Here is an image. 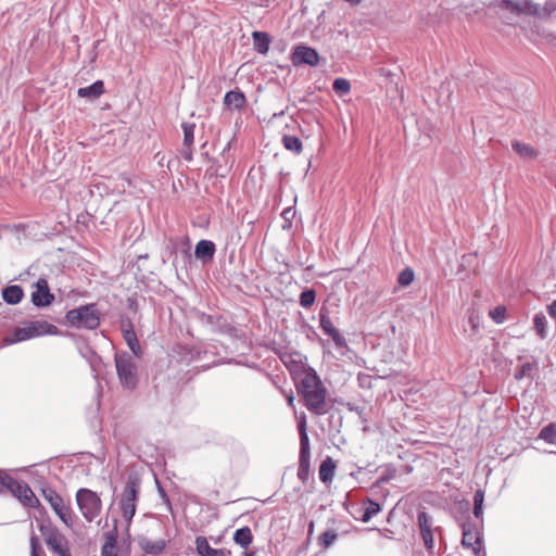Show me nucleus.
Masks as SVG:
<instances>
[{"mask_svg":"<svg viewBox=\"0 0 556 556\" xmlns=\"http://www.w3.org/2000/svg\"><path fill=\"white\" fill-rule=\"evenodd\" d=\"M296 356L301 358L300 354ZM290 370L294 379L298 380L296 390L302 395L305 407L315 415L326 414L327 390L316 370L303 363L302 359H293Z\"/></svg>","mask_w":556,"mask_h":556,"instance_id":"1","label":"nucleus"},{"mask_svg":"<svg viewBox=\"0 0 556 556\" xmlns=\"http://www.w3.org/2000/svg\"><path fill=\"white\" fill-rule=\"evenodd\" d=\"M58 333L59 329L56 326L46 320H33L26 323L23 327L15 328L11 336L4 338V342L7 344H14L36 337Z\"/></svg>","mask_w":556,"mask_h":556,"instance_id":"2","label":"nucleus"},{"mask_svg":"<svg viewBox=\"0 0 556 556\" xmlns=\"http://www.w3.org/2000/svg\"><path fill=\"white\" fill-rule=\"evenodd\" d=\"M136 357L128 352H118L114 357L118 380L122 387L127 390H134L138 383Z\"/></svg>","mask_w":556,"mask_h":556,"instance_id":"3","label":"nucleus"},{"mask_svg":"<svg viewBox=\"0 0 556 556\" xmlns=\"http://www.w3.org/2000/svg\"><path fill=\"white\" fill-rule=\"evenodd\" d=\"M140 486V479L136 475L130 473L121 494L119 508L122 510L123 518L128 525L131 522L136 514Z\"/></svg>","mask_w":556,"mask_h":556,"instance_id":"4","label":"nucleus"},{"mask_svg":"<svg viewBox=\"0 0 556 556\" xmlns=\"http://www.w3.org/2000/svg\"><path fill=\"white\" fill-rule=\"evenodd\" d=\"M66 323L73 328H85L94 330L100 325V314L96 304L81 305L77 308L70 309L66 315Z\"/></svg>","mask_w":556,"mask_h":556,"instance_id":"5","label":"nucleus"},{"mask_svg":"<svg viewBox=\"0 0 556 556\" xmlns=\"http://www.w3.org/2000/svg\"><path fill=\"white\" fill-rule=\"evenodd\" d=\"M75 497L77 507L86 521L92 522L100 516L102 501L96 492L87 488H80Z\"/></svg>","mask_w":556,"mask_h":556,"instance_id":"6","label":"nucleus"},{"mask_svg":"<svg viewBox=\"0 0 556 556\" xmlns=\"http://www.w3.org/2000/svg\"><path fill=\"white\" fill-rule=\"evenodd\" d=\"M39 531L54 556H72L68 540L50 522L41 521Z\"/></svg>","mask_w":556,"mask_h":556,"instance_id":"7","label":"nucleus"},{"mask_svg":"<svg viewBox=\"0 0 556 556\" xmlns=\"http://www.w3.org/2000/svg\"><path fill=\"white\" fill-rule=\"evenodd\" d=\"M299 434H300V457H299V468H298V477L300 480L305 481L308 477L309 472V439L306 431V418L302 416L298 424Z\"/></svg>","mask_w":556,"mask_h":556,"instance_id":"8","label":"nucleus"},{"mask_svg":"<svg viewBox=\"0 0 556 556\" xmlns=\"http://www.w3.org/2000/svg\"><path fill=\"white\" fill-rule=\"evenodd\" d=\"M41 494L43 498L50 504L54 513L59 516V518L64 522L65 526H73V511L70 506H67L63 498L52 489V488H43L41 490Z\"/></svg>","mask_w":556,"mask_h":556,"instance_id":"9","label":"nucleus"},{"mask_svg":"<svg viewBox=\"0 0 556 556\" xmlns=\"http://www.w3.org/2000/svg\"><path fill=\"white\" fill-rule=\"evenodd\" d=\"M493 5L515 16L536 15L539 5L531 0H494Z\"/></svg>","mask_w":556,"mask_h":556,"instance_id":"10","label":"nucleus"},{"mask_svg":"<svg viewBox=\"0 0 556 556\" xmlns=\"http://www.w3.org/2000/svg\"><path fill=\"white\" fill-rule=\"evenodd\" d=\"M291 61L294 66L309 65L317 66L320 61L318 52L308 46L298 45L293 48Z\"/></svg>","mask_w":556,"mask_h":556,"instance_id":"11","label":"nucleus"},{"mask_svg":"<svg viewBox=\"0 0 556 556\" xmlns=\"http://www.w3.org/2000/svg\"><path fill=\"white\" fill-rule=\"evenodd\" d=\"M31 303L37 307H46L53 303L54 294L51 293L47 279L40 278L33 285Z\"/></svg>","mask_w":556,"mask_h":556,"instance_id":"12","label":"nucleus"},{"mask_svg":"<svg viewBox=\"0 0 556 556\" xmlns=\"http://www.w3.org/2000/svg\"><path fill=\"white\" fill-rule=\"evenodd\" d=\"M9 492L17 497L24 506L35 507L36 504H39L31 489L24 481L14 480Z\"/></svg>","mask_w":556,"mask_h":556,"instance_id":"13","label":"nucleus"},{"mask_svg":"<svg viewBox=\"0 0 556 556\" xmlns=\"http://www.w3.org/2000/svg\"><path fill=\"white\" fill-rule=\"evenodd\" d=\"M319 326L323 331L333 340L337 348L346 346L345 338L333 326L328 312L324 308H321L319 312Z\"/></svg>","mask_w":556,"mask_h":556,"instance_id":"14","label":"nucleus"},{"mask_svg":"<svg viewBox=\"0 0 556 556\" xmlns=\"http://www.w3.org/2000/svg\"><path fill=\"white\" fill-rule=\"evenodd\" d=\"M462 545L471 548L475 554L481 549V538L477 526L473 522H464L463 526Z\"/></svg>","mask_w":556,"mask_h":556,"instance_id":"15","label":"nucleus"},{"mask_svg":"<svg viewBox=\"0 0 556 556\" xmlns=\"http://www.w3.org/2000/svg\"><path fill=\"white\" fill-rule=\"evenodd\" d=\"M418 527L426 548L431 553L434 547L432 518L426 511H420L418 514Z\"/></svg>","mask_w":556,"mask_h":556,"instance_id":"16","label":"nucleus"},{"mask_svg":"<svg viewBox=\"0 0 556 556\" xmlns=\"http://www.w3.org/2000/svg\"><path fill=\"white\" fill-rule=\"evenodd\" d=\"M104 543L101 547V556H118V545H117V528L116 526L104 532L103 534Z\"/></svg>","mask_w":556,"mask_h":556,"instance_id":"17","label":"nucleus"},{"mask_svg":"<svg viewBox=\"0 0 556 556\" xmlns=\"http://www.w3.org/2000/svg\"><path fill=\"white\" fill-rule=\"evenodd\" d=\"M197 552L201 556H230L231 552L226 548H213L204 536L195 539Z\"/></svg>","mask_w":556,"mask_h":556,"instance_id":"18","label":"nucleus"},{"mask_svg":"<svg viewBox=\"0 0 556 556\" xmlns=\"http://www.w3.org/2000/svg\"><path fill=\"white\" fill-rule=\"evenodd\" d=\"M215 251L216 249L213 241L200 240L195 245L194 255L198 260L206 263L213 260Z\"/></svg>","mask_w":556,"mask_h":556,"instance_id":"19","label":"nucleus"},{"mask_svg":"<svg viewBox=\"0 0 556 556\" xmlns=\"http://www.w3.org/2000/svg\"><path fill=\"white\" fill-rule=\"evenodd\" d=\"M139 546L146 554L159 555L165 549L166 542L163 539L151 541L147 538H140Z\"/></svg>","mask_w":556,"mask_h":556,"instance_id":"20","label":"nucleus"},{"mask_svg":"<svg viewBox=\"0 0 556 556\" xmlns=\"http://www.w3.org/2000/svg\"><path fill=\"white\" fill-rule=\"evenodd\" d=\"M224 103L229 109L241 110L247 103L243 92L238 90H230L224 97Z\"/></svg>","mask_w":556,"mask_h":556,"instance_id":"21","label":"nucleus"},{"mask_svg":"<svg viewBox=\"0 0 556 556\" xmlns=\"http://www.w3.org/2000/svg\"><path fill=\"white\" fill-rule=\"evenodd\" d=\"M253 47L255 51L261 54H266L269 50L270 37L267 33L264 31H253Z\"/></svg>","mask_w":556,"mask_h":556,"instance_id":"22","label":"nucleus"},{"mask_svg":"<svg viewBox=\"0 0 556 556\" xmlns=\"http://www.w3.org/2000/svg\"><path fill=\"white\" fill-rule=\"evenodd\" d=\"M104 92V84L102 80H97L90 86L79 88L77 93L81 98L97 99Z\"/></svg>","mask_w":556,"mask_h":556,"instance_id":"23","label":"nucleus"},{"mask_svg":"<svg viewBox=\"0 0 556 556\" xmlns=\"http://www.w3.org/2000/svg\"><path fill=\"white\" fill-rule=\"evenodd\" d=\"M23 289L17 285L5 287L2 291V298L8 304H17L23 299Z\"/></svg>","mask_w":556,"mask_h":556,"instance_id":"24","label":"nucleus"},{"mask_svg":"<svg viewBox=\"0 0 556 556\" xmlns=\"http://www.w3.org/2000/svg\"><path fill=\"white\" fill-rule=\"evenodd\" d=\"M511 148L520 157L525 160L535 159L539 155V152L533 147L517 140L511 142Z\"/></svg>","mask_w":556,"mask_h":556,"instance_id":"25","label":"nucleus"},{"mask_svg":"<svg viewBox=\"0 0 556 556\" xmlns=\"http://www.w3.org/2000/svg\"><path fill=\"white\" fill-rule=\"evenodd\" d=\"M334 471H336V464H334V462L330 457H327L320 464V467H319V479L324 483H329V482H331L333 480Z\"/></svg>","mask_w":556,"mask_h":556,"instance_id":"26","label":"nucleus"},{"mask_svg":"<svg viewBox=\"0 0 556 556\" xmlns=\"http://www.w3.org/2000/svg\"><path fill=\"white\" fill-rule=\"evenodd\" d=\"M252 540L253 535L251 529L247 526L236 530L233 534L235 543L243 548H247L252 543Z\"/></svg>","mask_w":556,"mask_h":556,"instance_id":"27","label":"nucleus"},{"mask_svg":"<svg viewBox=\"0 0 556 556\" xmlns=\"http://www.w3.org/2000/svg\"><path fill=\"white\" fill-rule=\"evenodd\" d=\"M123 339L125 340L126 344L131 351V355L140 357L142 355V349L140 346V343L138 341L137 334L135 331L126 332L123 336Z\"/></svg>","mask_w":556,"mask_h":556,"instance_id":"28","label":"nucleus"},{"mask_svg":"<svg viewBox=\"0 0 556 556\" xmlns=\"http://www.w3.org/2000/svg\"><path fill=\"white\" fill-rule=\"evenodd\" d=\"M282 144L287 150L294 152L296 154L301 153L302 151V141L295 136H283Z\"/></svg>","mask_w":556,"mask_h":556,"instance_id":"29","label":"nucleus"},{"mask_svg":"<svg viewBox=\"0 0 556 556\" xmlns=\"http://www.w3.org/2000/svg\"><path fill=\"white\" fill-rule=\"evenodd\" d=\"M539 439L544 440L549 444L556 445V425L548 424L539 433Z\"/></svg>","mask_w":556,"mask_h":556,"instance_id":"30","label":"nucleus"},{"mask_svg":"<svg viewBox=\"0 0 556 556\" xmlns=\"http://www.w3.org/2000/svg\"><path fill=\"white\" fill-rule=\"evenodd\" d=\"M533 324H534V329L536 331V334L541 339H545L547 337L545 316L542 313L536 314L533 318Z\"/></svg>","mask_w":556,"mask_h":556,"instance_id":"31","label":"nucleus"},{"mask_svg":"<svg viewBox=\"0 0 556 556\" xmlns=\"http://www.w3.org/2000/svg\"><path fill=\"white\" fill-rule=\"evenodd\" d=\"M367 503L368 505L365 508L363 516L361 518L363 522H368L375 515H377L381 510V507L377 502L368 500Z\"/></svg>","mask_w":556,"mask_h":556,"instance_id":"32","label":"nucleus"},{"mask_svg":"<svg viewBox=\"0 0 556 556\" xmlns=\"http://www.w3.org/2000/svg\"><path fill=\"white\" fill-rule=\"evenodd\" d=\"M184 130V147H189L193 144L194 141V129L195 125L191 123H182L181 125Z\"/></svg>","mask_w":556,"mask_h":556,"instance_id":"33","label":"nucleus"},{"mask_svg":"<svg viewBox=\"0 0 556 556\" xmlns=\"http://www.w3.org/2000/svg\"><path fill=\"white\" fill-rule=\"evenodd\" d=\"M316 300V292L313 289H306L300 294V305L304 308H309Z\"/></svg>","mask_w":556,"mask_h":556,"instance_id":"34","label":"nucleus"},{"mask_svg":"<svg viewBox=\"0 0 556 556\" xmlns=\"http://www.w3.org/2000/svg\"><path fill=\"white\" fill-rule=\"evenodd\" d=\"M332 88L339 96L348 94L351 91V83L346 78H336Z\"/></svg>","mask_w":556,"mask_h":556,"instance_id":"35","label":"nucleus"},{"mask_svg":"<svg viewBox=\"0 0 556 556\" xmlns=\"http://www.w3.org/2000/svg\"><path fill=\"white\" fill-rule=\"evenodd\" d=\"M535 365L532 363L522 364L515 372L514 377L516 380H521L523 378H531L532 372L534 370Z\"/></svg>","mask_w":556,"mask_h":556,"instance_id":"36","label":"nucleus"},{"mask_svg":"<svg viewBox=\"0 0 556 556\" xmlns=\"http://www.w3.org/2000/svg\"><path fill=\"white\" fill-rule=\"evenodd\" d=\"M337 538H338V534L333 530L325 531L319 536V545L327 548L330 545H332V543L337 540Z\"/></svg>","mask_w":556,"mask_h":556,"instance_id":"37","label":"nucleus"},{"mask_svg":"<svg viewBox=\"0 0 556 556\" xmlns=\"http://www.w3.org/2000/svg\"><path fill=\"white\" fill-rule=\"evenodd\" d=\"M414 277H415V275H414L413 269L407 267L400 273V275L397 277V282H399V285L406 287L413 282Z\"/></svg>","mask_w":556,"mask_h":556,"instance_id":"38","label":"nucleus"},{"mask_svg":"<svg viewBox=\"0 0 556 556\" xmlns=\"http://www.w3.org/2000/svg\"><path fill=\"white\" fill-rule=\"evenodd\" d=\"M30 556H46L37 535L30 536Z\"/></svg>","mask_w":556,"mask_h":556,"instance_id":"39","label":"nucleus"},{"mask_svg":"<svg viewBox=\"0 0 556 556\" xmlns=\"http://www.w3.org/2000/svg\"><path fill=\"white\" fill-rule=\"evenodd\" d=\"M14 480L8 472L0 470V492H9Z\"/></svg>","mask_w":556,"mask_h":556,"instance_id":"40","label":"nucleus"},{"mask_svg":"<svg viewBox=\"0 0 556 556\" xmlns=\"http://www.w3.org/2000/svg\"><path fill=\"white\" fill-rule=\"evenodd\" d=\"M504 315H505V308L502 306H497L493 311L490 312V316L497 324L503 323Z\"/></svg>","mask_w":556,"mask_h":556,"instance_id":"41","label":"nucleus"},{"mask_svg":"<svg viewBox=\"0 0 556 556\" xmlns=\"http://www.w3.org/2000/svg\"><path fill=\"white\" fill-rule=\"evenodd\" d=\"M121 330L124 336L126 332L135 331L134 325L129 318H122L121 320Z\"/></svg>","mask_w":556,"mask_h":556,"instance_id":"42","label":"nucleus"},{"mask_svg":"<svg viewBox=\"0 0 556 556\" xmlns=\"http://www.w3.org/2000/svg\"><path fill=\"white\" fill-rule=\"evenodd\" d=\"M281 216L285 219V222L291 224L292 219L295 216V210L293 207H287L282 211Z\"/></svg>","mask_w":556,"mask_h":556,"instance_id":"43","label":"nucleus"},{"mask_svg":"<svg viewBox=\"0 0 556 556\" xmlns=\"http://www.w3.org/2000/svg\"><path fill=\"white\" fill-rule=\"evenodd\" d=\"M484 501V492L482 490H477L473 494V506L479 504V506L483 505Z\"/></svg>","mask_w":556,"mask_h":556,"instance_id":"44","label":"nucleus"},{"mask_svg":"<svg viewBox=\"0 0 556 556\" xmlns=\"http://www.w3.org/2000/svg\"><path fill=\"white\" fill-rule=\"evenodd\" d=\"M181 155L186 161H188V162L192 161V146H189V147L182 146Z\"/></svg>","mask_w":556,"mask_h":556,"instance_id":"45","label":"nucleus"},{"mask_svg":"<svg viewBox=\"0 0 556 556\" xmlns=\"http://www.w3.org/2000/svg\"><path fill=\"white\" fill-rule=\"evenodd\" d=\"M394 476L393 471L382 475L376 482L377 485L389 482Z\"/></svg>","mask_w":556,"mask_h":556,"instance_id":"46","label":"nucleus"},{"mask_svg":"<svg viewBox=\"0 0 556 556\" xmlns=\"http://www.w3.org/2000/svg\"><path fill=\"white\" fill-rule=\"evenodd\" d=\"M547 312L551 317L556 318V300H554L548 306Z\"/></svg>","mask_w":556,"mask_h":556,"instance_id":"47","label":"nucleus"},{"mask_svg":"<svg viewBox=\"0 0 556 556\" xmlns=\"http://www.w3.org/2000/svg\"><path fill=\"white\" fill-rule=\"evenodd\" d=\"M473 515L477 518H480L482 516V506H479V504L473 506Z\"/></svg>","mask_w":556,"mask_h":556,"instance_id":"48","label":"nucleus"},{"mask_svg":"<svg viewBox=\"0 0 556 556\" xmlns=\"http://www.w3.org/2000/svg\"><path fill=\"white\" fill-rule=\"evenodd\" d=\"M160 493H161L162 497L164 498V501H165L166 505H167L168 507H170L169 498L167 497V495L165 494V492H164V490H163L162 488H160Z\"/></svg>","mask_w":556,"mask_h":556,"instance_id":"49","label":"nucleus"},{"mask_svg":"<svg viewBox=\"0 0 556 556\" xmlns=\"http://www.w3.org/2000/svg\"><path fill=\"white\" fill-rule=\"evenodd\" d=\"M293 402H294V396L292 394H290L288 396V404H289V406L293 407L294 406Z\"/></svg>","mask_w":556,"mask_h":556,"instance_id":"50","label":"nucleus"},{"mask_svg":"<svg viewBox=\"0 0 556 556\" xmlns=\"http://www.w3.org/2000/svg\"><path fill=\"white\" fill-rule=\"evenodd\" d=\"M313 529H314V522L311 521L309 522V526H308V533L311 534L313 532Z\"/></svg>","mask_w":556,"mask_h":556,"instance_id":"51","label":"nucleus"},{"mask_svg":"<svg viewBox=\"0 0 556 556\" xmlns=\"http://www.w3.org/2000/svg\"><path fill=\"white\" fill-rule=\"evenodd\" d=\"M243 556H254V553H248V552H245V553H243Z\"/></svg>","mask_w":556,"mask_h":556,"instance_id":"52","label":"nucleus"}]
</instances>
